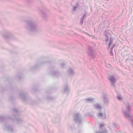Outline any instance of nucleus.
I'll list each match as a JSON object with an SVG mask.
<instances>
[{
  "label": "nucleus",
  "mask_w": 133,
  "mask_h": 133,
  "mask_svg": "<svg viewBox=\"0 0 133 133\" xmlns=\"http://www.w3.org/2000/svg\"><path fill=\"white\" fill-rule=\"evenodd\" d=\"M26 26L25 28L26 29L30 32H36L38 30V28L35 21L30 19L25 21Z\"/></svg>",
  "instance_id": "obj_1"
},
{
  "label": "nucleus",
  "mask_w": 133,
  "mask_h": 133,
  "mask_svg": "<svg viewBox=\"0 0 133 133\" xmlns=\"http://www.w3.org/2000/svg\"><path fill=\"white\" fill-rule=\"evenodd\" d=\"M126 110L123 112V114L124 116L126 118L131 119V116L130 115V109L131 106L128 102H126L124 103Z\"/></svg>",
  "instance_id": "obj_2"
},
{
  "label": "nucleus",
  "mask_w": 133,
  "mask_h": 133,
  "mask_svg": "<svg viewBox=\"0 0 133 133\" xmlns=\"http://www.w3.org/2000/svg\"><path fill=\"white\" fill-rule=\"evenodd\" d=\"M105 40L106 43L108 44V47L111 49L110 53L111 55H112V53L111 50L115 46L114 44H113V39L111 38H109V37H106Z\"/></svg>",
  "instance_id": "obj_3"
},
{
  "label": "nucleus",
  "mask_w": 133,
  "mask_h": 133,
  "mask_svg": "<svg viewBox=\"0 0 133 133\" xmlns=\"http://www.w3.org/2000/svg\"><path fill=\"white\" fill-rule=\"evenodd\" d=\"M73 117L75 121L77 123H79L80 124L81 122V118L80 115L78 113H75Z\"/></svg>",
  "instance_id": "obj_4"
},
{
  "label": "nucleus",
  "mask_w": 133,
  "mask_h": 133,
  "mask_svg": "<svg viewBox=\"0 0 133 133\" xmlns=\"http://www.w3.org/2000/svg\"><path fill=\"white\" fill-rule=\"evenodd\" d=\"M40 14L41 17L43 19H45L48 16L49 11L46 9H44L40 11Z\"/></svg>",
  "instance_id": "obj_5"
},
{
  "label": "nucleus",
  "mask_w": 133,
  "mask_h": 133,
  "mask_svg": "<svg viewBox=\"0 0 133 133\" xmlns=\"http://www.w3.org/2000/svg\"><path fill=\"white\" fill-rule=\"evenodd\" d=\"M108 79L111 82V86L115 87L114 83L116 82V80L114 77L112 76H109L108 77Z\"/></svg>",
  "instance_id": "obj_6"
},
{
  "label": "nucleus",
  "mask_w": 133,
  "mask_h": 133,
  "mask_svg": "<svg viewBox=\"0 0 133 133\" xmlns=\"http://www.w3.org/2000/svg\"><path fill=\"white\" fill-rule=\"evenodd\" d=\"M88 54L90 56H93V53L92 48V47L90 46H88Z\"/></svg>",
  "instance_id": "obj_7"
},
{
  "label": "nucleus",
  "mask_w": 133,
  "mask_h": 133,
  "mask_svg": "<svg viewBox=\"0 0 133 133\" xmlns=\"http://www.w3.org/2000/svg\"><path fill=\"white\" fill-rule=\"evenodd\" d=\"M68 74L70 76H72L75 74V72L74 70L71 68H69L67 71Z\"/></svg>",
  "instance_id": "obj_8"
},
{
  "label": "nucleus",
  "mask_w": 133,
  "mask_h": 133,
  "mask_svg": "<svg viewBox=\"0 0 133 133\" xmlns=\"http://www.w3.org/2000/svg\"><path fill=\"white\" fill-rule=\"evenodd\" d=\"M98 117L103 119H105L106 118V115L105 113L102 114V113H99L97 114Z\"/></svg>",
  "instance_id": "obj_9"
},
{
  "label": "nucleus",
  "mask_w": 133,
  "mask_h": 133,
  "mask_svg": "<svg viewBox=\"0 0 133 133\" xmlns=\"http://www.w3.org/2000/svg\"><path fill=\"white\" fill-rule=\"evenodd\" d=\"M94 106L95 108L97 109L98 111L101 110L102 109L101 105L98 104H94Z\"/></svg>",
  "instance_id": "obj_10"
},
{
  "label": "nucleus",
  "mask_w": 133,
  "mask_h": 133,
  "mask_svg": "<svg viewBox=\"0 0 133 133\" xmlns=\"http://www.w3.org/2000/svg\"><path fill=\"white\" fill-rule=\"evenodd\" d=\"M94 98L90 97L86 98L84 99L86 102L88 103H92L94 101Z\"/></svg>",
  "instance_id": "obj_11"
},
{
  "label": "nucleus",
  "mask_w": 133,
  "mask_h": 133,
  "mask_svg": "<svg viewBox=\"0 0 133 133\" xmlns=\"http://www.w3.org/2000/svg\"><path fill=\"white\" fill-rule=\"evenodd\" d=\"M104 100V102L105 104H108L109 103L108 99L107 98L104 97L103 98Z\"/></svg>",
  "instance_id": "obj_12"
},
{
  "label": "nucleus",
  "mask_w": 133,
  "mask_h": 133,
  "mask_svg": "<svg viewBox=\"0 0 133 133\" xmlns=\"http://www.w3.org/2000/svg\"><path fill=\"white\" fill-rule=\"evenodd\" d=\"M108 131L106 129H104L102 131H97L96 133H107Z\"/></svg>",
  "instance_id": "obj_13"
},
{
  "label": "nucleus",
  "mask_w": 133,
  "mask_h": 133,
  "mask_svg": "<svg viewBox=\"0 0 133 133\" xmlns=\"http://www.w3.org/2000/svg\"><path fill=\"white\" fill-rule=\"evenodd\" d=\"M51 74L53 76H58L59 75V73L57 72H52Z\"/></svg>",
  "instance_id": "obj_14"
},
{
  "label": "nucleus",
  "mask_w": 133,
  "mask_h": 133,
  "mask_svg": "<svg viewBox=\"0 0 133 133\" xmlns=\"http://www.w3.org/2000/svg\"><path fill=\"white\" fill-rule=\"evenodd\" d=\"M6 129L7 130L10 132H12L13 131V129L11 127H6Z\"/></svg>",
  "instance_id": "obj_15"
},
{
  "label": "nucleus",
  "mask_w": 133,
  "mask_h": 133,
  "mask_svg": "<svg viewBox=\"0 0 133 133\" xmlns=\"http://www.w3.org/2000/svg\"><path fill=\"white\" fill-rule=\"evenodd\" d=\"M64 91L65 92H68L69 91V88L67 85H66L65 88L64 89Z\"/></svg>",
  "instance_id": "obj_16"
},
{
  "label": "nucleus",
  "mask_w": 133,
  "mask_h": 133,
  "mask_svg": "<svg viewBox=\"0 0 133 133\" xmlns=\"http://www.w3.org/2000/svg\"><path fill=\"white\" fill-rule=\"evenodd\" d=\"M5 118L2 116H0V121L2 122L5 120Z\"/></svg>",
  "instance_id": "obj_17"
},
{
  "label": "nucleus",
  "mask_w": 133,
  "mask_h": 133,
  "mask_svg": "<svg viewBox=\"0 0 133 133\" xmlns=\"http://www.w3.org/2000/svg\"><path fill=\"white\" fill-rule=\"evenodd\" d=\"M79 6V4L78 3H77L76 5V6H73V8L72 10V11H75L76 10V8Z\"/></svg>",
  "instance_id": "obj_18"
},
{
  "label": "nucleus",
  "mask_w": 133,
  "mask_h": 133,
  "mask_svg": "<svg viewBox=\"0 0 133 133\" xmlns=\"http://www.w3.org/2000/svg\"><path fill=\"white\" fill-rule=\"evenodd\" d=\"M85 14L83 17L80 20V23L81 24V25H82L83 22V19L84 17L85 16Z\"/></svg>",
  "instance_id": "obj_19"
},
{
  "label": "nucleus",
  "mask_w": 133,
  "mask_h": 133,
  "mask_svg": "<svg viewBox=\"0 0 133 133\" xmlns=\"http://www.w3.org/2000/svg\"><path fill=\"white\" fill-rule=\"evenodd\" d=\"M118 99L120 100H122V98L121 96L119 94H118L117 96Z\"/></svg>",
  "instance_id": "obj_20"
},
{
  "label": "nucleus",
  "mask_w": 133,
  "mask_h": 133,
  "mask_svg": "<svg viewBox=\"0 0 133 133\" xmlns=\"http://www.w3.org/2000/svg\"><path fill=\"white\" fill-rule=\"evenodd\" d=\"M20 95L21 97L23 99H24V98H25L24 95V94L23 93H21L20 94Z\"/></svg>",
  "instance_id": "obj_21"
},
{
  "label": "nucleus",
  "mask_w": 133,
  "mask_h": 133,
  "mask_svg": "<svg viewBox=\"0 0 133 133\" xmlns=\"http://www.w3.org/2000/svg\"><path fill=\"white\" fill-rule=\"evenodd\" d=\"M17 121L18 123H20L22 122V120L20 119H17Z\"/></svg>",
  "instance_id": "obj_22"
},
{
  "label": "nucleus",
  "mask_w": 133,
  "mask_h": 133,
  "mask_svg": "<svg viewBox=\"0 0 133 133\" xmlns=\"http://www.w3.org/2000/svg\"><path fill=\"white\" fill-rule=\"evenodd\" d=\"M65 66V64L64 63H62L61 65V68H63L64 66Z\"/></svg>",
  "instance_id": "obj_23"
},
{
  "label": "nucleus",
  "mask_w": 133,
  "mask_h": 133,
  "mask_svg": "<svg viewBox=\"0 0 133 133\" xmlns=\"http://www.w3.org/2000/svg\"><path fill=\"white\" fill-rule=\"evenodd\" d=\"M3 36L4 37L6 38H7L8 37V35L6 34H4L3 35Z\"/></svg>",
  "instance_id": "obj_24"
},
{
  "label": "nucleus",
  "mask_w": 133,
  "mask_h": 133,
  "mask_svg": "<svg viewBox=\"0 0 133 133\" xmlns=\"http://www.w3.org/2000/svg\"><path fill=\"white\" fill-rule=\"evenodd\" d=\"M113 125L114 128H116L117 126V124L115 123H113Z\"/></svg>",
  "instance_id": "obj_25"
},
{
  "label": "nucleus",
  "mask_w": 133,
  "mask_h": 133,
  "mask_svg": "<svg viewBox=\"0 0 133 133\" xmlns=\"http://www.w3.org/2000/svg\"><path fill=\"white\" fill-rule=\"evenodd\" d=\"M13 111L14 112H17V111L16 108H14L13 109Z\"/></svg>",
  "instance_id": "obj_26"
},
{
  "label": "nucleus",
  "mask_w": 133,
  "mask_h": 133,
  "mask_svg": "<svg viewBox=\"0 0 133 133\" xmlns=\"http://www.w3.org/2000/svg\"><path fill=\"white\" fill-rule=\"evenodd\" d=\"M104 123H101L100 124V128H101V127L104 126Z\"/></svg>",
  "instance_id": "obj_27"
},
{
  "label": "nucleus",
  "mask_w": 133,
  "mask_h": 133,
  "mask_svg": "<svg viewBox=\"0 0 133 133\" xmlns=\"http://www.w3.org/2000/svg\"><path fill=\"white\" fill-rule=\"evenodd\" d=\"M84 33H85V34H87V35H88L89 36H91L89 34H88V33H87L86 32H84Z\"/></svg>",
  "instance_id": "obj_28"
},
{
  "label": "nucleus",
  "mask_w": 133,
  "mask_h": 133,
  "mask_svg": "<svg viewBox=\"0 0 133 133\" xmlns=\"http://www.w3.org/2000/svg\"><path fill=\"white\" fill-rule=\"evenodd\" d=\"M131 60H132V61L133 60V57H132Z\"/></svg>",
  "instance_id": "obj_29"
},
{
  "label": "nucleus",
  "mask_w": 133,
  "mask_h": 133,
  "mask_svg": "<svg viewBox=\"0 0 133 133\" xmlns=\"http://www.w3.org/2000/svg\"><path fill=\"white\" fill-rule=\"evenodd\" d=\"M127 59L126 60V61H127Z\"/></svg>",
  "instance_id": "obj_30"
},
{
  "label": "nucleus",
  "mask_w": 133,
  "mask_h": 133,
  "mask_svg": "<svg viewBox=\"0 0 133 133\" xmlns=\"http://www.w3.org/2000/svg\"><path fill=\"white\" fill-rule=\"evenodd\" d=\"M133 62V60L132 61Z\"/></svg>",
  "instance_id": "obj_31"
}]
</instances>
